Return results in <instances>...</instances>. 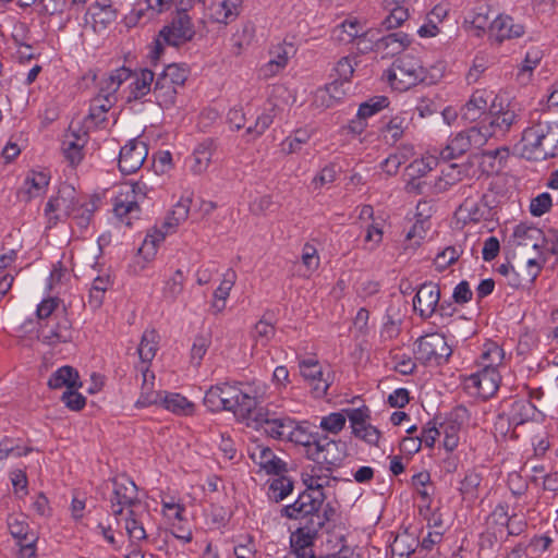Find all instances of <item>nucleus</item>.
I'll use <instances>...</instances> for the list:
<instances>
[{
  "instance_id": "a19ab883",
  "label": "nucleus",
  "mask_w": 558,
  "mask_h": 558,
  "mask_svg": "<svg viewBox=\"0 0 558 558\" xmlns=\"http://www.w3.org/2000/svg\"><path fill=\"white\" fill-rule=\"evenodd\" d=\"M190 213V199L178 202L162 223V229L174 231L175 228L185 221Z\"/></svg>"
},
{
  "instance_id": "e433bc0d",
  "label": "nucleus",
  "mask_w": 558,
  "mask_h": 558,
  "mask_svg": "<svg viewBox=\"0 0 558 558\" xmlns=\"http://www.w3.org/2000/svg\"><path fill=\"white\" fill-rule=\"evenodd\" d=\"M159 336L155 330L144 331L137 352L142 362H150L158 350Z\"/></svg>"
},
{
  "instance_id": "bf43d9fd",
  "label": "nucleus",
  "mask_w": 558,
  "mask_h": 558,
  "mask_svg": "<svg viewBox=\"0 0 558 558\" xmlns=\"http://www.w3.org/2000/svg\"><path fill=\"white\" fill-rule=\"evenodd\" d=\"M482 482V477L478 473L474 471H468L460 482L459 490L461 495L475 497L477 487Z\"/></svg>"
},
{
  "instance_id": "338daca9",
  "label": "nucleus",
  "mask_w": 558,
  "mask_h": 558,
  "mask_svg": "<svg viewBox=\"0 0 558 558\" xmlns=\"http://www.w3.org/2000/svg\"><path fill=\"white\" fill-rule=\"evenodd\" d=\"M337 178L336 165L329 163L325 166L322 171L314 177L312 185L315 190L323 187L328 183H332Z\"/></svg>"
},
{
  "instance_id": "0eeeda50",
  "label": "nucleus",
  "mask_w": 558,
  "mask_h": 558,
  "mask_svg": "<svg viewBox=\"0 0 558 558\" xmlns=\"http://www.w3.org/2000/svg\"><path fill=\"white\" fill-rule=\"evenodd\" d=\"M77 205L74 187L62 184L57 196L51 197L45 208L49 227L56 226L58 221L70 217L71 214L75 213Z\"/></svg>"
},
{
  "instance_id": "412c9836",
  "label": "nucleus",
  "mask_w": 558,
  "mask_h": 558,
  "mask_svg": "<svg viewBox=\"0 0 558 558\" xmlns=\"http://www.w3.org/2000/svg\"><path fill=\"white\" fill-rule=\"evenodd\" d=\"M49 184V177L45 172L32 171L27 174L17 196L21 201L29 202L34 197L43 195Z\"/></svg>"
},
{
  "instance_id": "4c0bfd02",
  "label": "nucleus",
  "mask_w": 558,
  "mask_h": 558,
  "mask_svg": "<svg viewBox=\"0 0 558 558\" xmlns=\"http://www.w3.org/2000/svg\"><path fill=\"white\" fill-rule=\"evenodd\" d=\"M319 436L320 433L308 432L304 426L298 424L294 421V426H292V433L289 435L287 440L305 447V454L307 456V451L311 449V447L315 446V444L317 442V438H319Z\"/></svg>"
},
{
  "instance_id": "c756f323",
  "label": "nucleus",
  "mask_w": 558,
  "mask_h": 558,
  "mask_svg": "<svg viewBox=\"0 0 558 558\" xmlns=\"http://www.w3.org/2000/svg\"><path fill=\"white\" fill-rule=\"evenodd\" d=\"M142 373L143 385L141 396L135 403L137 408H145L157 404L162 399L160 392L154 390L155 375L150 373L148 368L143 369Z\"/></svg>"
},
{
  "instance_id": "603ef678",
  "label": "nucleus",
  "mask_w": 558,
  "mask_h": 558,
  "mask_svg": "<svg viewBox=\"0 0 558 558\" xmlns=\"http://www.w3.org/2000/svg\"><path fill=\"white\" fill-rule=\"evenodd\" d=\"M488 8L486 5L477 7L470 20L471 27L477 33L476 36H481L486 29L490 31L492 22L488 16Z\"/></svg>"
},
{
  "instance_id": "6ab92c4d",
  "label": "nucleus",
  "mask_w": 558,
  "mask_h": 558,
  "mask_svg": "<svg viewBox=\"0 0 558 558\" xmlns=\"http://www.w3.org/2000/svg\"><path fill=\"white\" fill-rule=\"evenodd\" d=\"M523 34V25L514 23L513 19L508 15L497 16L490 25V37L499 44L506 39L521 37Z\"/></svg>"
},
{
  "instance_id": "1a4fd4ad",
  "label": "nucleus",
  "mask_w": 558,
  "mask_h": 558,
  "mask_svg": "<svg viewBox=\"0 0 558 558\" xmlns=\"http://www.w3.org/2000/svg\"><path fill=\"white\" fill-rule=\"evenodd\" d=\"M255 428L263 429V432L279 440H287L292 433L294 420L288 416H276L268 409H259L254 416Z\"/></svg>"
},
{
  "instance_id": "c9c22d12",
  "label": "nucleus",
  "mask_w": 558,
  "mask_h": 558,
  "mask_svg": "<svg viewBox=\"0 0 558 558\" xmlns=\"http://www.w3.org/2000/svg\"><path fill=\"white\" fill-rule=\"evenodd\" d=\"M269 108L265 109L260 116L257 117L255 124L253 126H248L246 129V134L253 135V138H256L264 134V132L274 122V118L277 116L280 108L274 104L271 100L268 101Z\"/></svg>"
},
{
  "instance_id": "c85d7f7f",
  "label": "nucleus",
  "mask_w": 558,
  "mask_h": 558,
  "mask_svg": "<svg viewBox=\"0 0 558 558\" xmlns=\"http://www.w3.org/2000/svg\"><path fill=\"white\" fill-rule=\"evenodd\" d=\"M86 132L82 134L71 132L65 136L66 138L63 141L62 149L71 165H76L82 160V149L86 143Z\"/></svg>"
},
{
  "instance_id": "5fc2aeb1",
  "label": "nucleus",
  "mask_w": 558,
  "mask_h": 558,
  "mask_svg": "<svg viewBox=\"0 0 558 558\" xmlns=\"http://www.w3.org/2000/svg\"><path fill=\"white\" fill-rule=\"evenodd\" d=\"M468 140H470V146H483L487 140L494 136V131L490 130L489 125L472 126L464 131Z\"/></svg>"
},
{
  "instance_id": "a878e982",
  "label": "nucleus",
  "mask_w": 558,
  "mask_h": 558,
  "mask_svg": "<svg viewBox=\"0 0 558 558\" xmlns=\"http://www.w3.org/2000/svg\"><path fill=\"white\" fill-rule=\"evenodd\" d=\"M216 150V144L213 138H206L199 143L191 157V170L195 174L204 173L211 161L214 151Z\"/></svg>"
},
{
  "instance_id": "774afa93",
  "label": "nucleus",
  "mask_w": 558,
  "mask_h": 558,
  "mask_svg": "<svg viewBox=\"0 0 558 558\" xmlns=\"http://www.w3.org/2000/svg\"><path fill=\"white\" fill-rule=\"evenodd\" d=\"M61 400L72 411H80L86 404V398L74 389L65 390Z\"/></svg>"
},
{
  "instance_id": "7c9ffc66",
  "label": "nucleus",
  "mask_w": 558,
  "mask_h": 558,
  "mask_svg": "<svg viewBox=\"0 0 558 558\" xmlns=\"http://www.w3.org/2000/svg\"><path fill=\"white\" fill-rule=\"evenodd\" d=\"M323 484H316L314 492L305 490L299 495L298 499L303 507V515H312V523H314V515L319 511L324 501Z\"/></svg>"
},
{
  "instance_id": "cd10ccee",
  "label": "nucleus",
  "mask_w": 558,
  "mask_h": 558,
  "mask_svg": "<svg viewBox=\"0 0 558 558\" xmlns=\"http://www.w3.org/2000/svg\"><path fill=\"white\" fill-rule=\"evenodd\" d=\"M78 381V373L72 366H62L58 368L49 378L48 386L51 389H59L66 387L69 389H75L82 386Z\"/></svg>"
},
{
  "instance_id": "4d7b16f0",
  "label": "nucleus",
  "mask_w": 558,
  "mask_h": 558,
  "mask_svg": "<svg viewBox=\"0 0 558 558\" xmlns=\"http://www.w3.org/2000/svg\"><path fill=\"white\" fill-rule=\"evenodd\" d=\"M95 204H82L77 205L75 213L71 214L70 217L73 218L76 226L81 229H86L92 220L93 214L95 211Z\"/></svg>"
},
{
  "instance_id": "aec40b11",
  "label": "nucleus",
  "mask_w": 558,
  "mask_h": 558,
  "mask_svg": "<svg viewBox=\"0 0 558 558\" xmlns=\"http://www.w3.org/2000/svg\"><path fill=\"white\" fill-rule=\"evenodd\" d=\"M256 390H253L251 387L247 389L240 388V393L234 401V408H232V412L244 418H252L254 421V416L256 415L262 407H258L259 400Z\"/></svg>"
},
{
  "instance_id": "39448f33",
  "label": "nucleus",
  "mask_w": 558,
  "mask_h": 558,
  "mask_svg": "<svg viewBox=\"0 0 558 558\" xmlns=\"http://www.w3.org/2000/svg\"><path fill=\"white\" fill-rule=\"evenodd\" d=\"M538 414L539 411L529 398L510 397L501 402L498 420L506 421L509 427H518L535 421Z\"/></svg>"
},
{
  "instance_id": "a211bd4d",
  "label": "nucleus",
  "mask_w": 558,
  "mask_h": 558,
  "mask_svg": "<svg viewBox=\"0 0 558 558\" xmlns=\"http://www.w3.org/2000/svg\"><path fill=\"white\" fill-rule=\"evenodd\" d=\"M292 50L293 46L291 44H278L272 46L269 50V61L259 70L260 75L264 78H268L275 76L278 72L284 69L288 64Z\"/></svg>"
},
{
  "instance_id": "f704fd0d",
  "label": "nucleus",
  "mask_w": 558,
  "mask_h": 558,
  "mask_svg": "<svg viewBox=\"0 0 558 558\" xmlns=\"http://www.w3.org/2000/svg\"><path fill=\"white\" fill-rule=\"evenodd\" d=\"M470 148V140H468L466 134L462 131L452 137L447 146L441 149L440 157L444 160H451L465 154Z\"/></svg>"
},
{
  "instance_id": "69168bd1",
  "label": "nucleus",
  "mask_w": 558,
  "mask_h": 558,
  "mask_svg": "<svg viewBox=\"0 0 558 558\" xmlns=\"http://www.w3.org/2000/svg\"><path fill=\"white\" fill-rule=\"evenodd\" d=\"M221 387L220 385L211 386L205 393L204 404L213 412L221 411L223 402H221Z\"/></svg>"
},
{
  "instance_id": "0e129e2a",
  "label": "nucleus",
  "mask_w": 558,
  "mask_h": 558,
  "mask_svg": "<svg viewBox=\"0 0 558 558\" xmlns=\"http://www.w3.org/2000/svg\"><path fill=\"white\" fill-rule=\"evenodd\" d=\"M209 343H210L209 339L204 336H197L194 339V342H193V345L191 349V362L195 366L201 365V362L207 352Z\"/></svg>"
},
{
  "instance_id": "5701e85b",
  "label": "nucleus",
  "mask_w": 558,
  "mask_h": 558,
  "mask_svg": "<svg viewBox=\"0 0 558 558\" xmlns=\"http://www.w3.org/2000/svg\"><path fill=\"white\" fill-rule=\"evenodd\" d=\"M489 113L492 119L488 125L490 130L494 131V135L506 134L510 128L517 123L519 117L513 109L509 108V106H507V108L500 107L497 110L495 104L490 106Z\"/></svg>"
},
{
  "instance_id": "ea45409f",
  "label": "nucleus",
  "mask_w": 558,
  "mask_h": 558,
  "mask_svg": "<svg viewBox=\"0 0 558 558\" xmlns=\"http://www.w3.org/2000/svg\"><path fill=\"white\" fill-rule=\"evenodd\" d=\"M545 258L543 263H539L536 258H530L526 262L524 272L518 275V278H511L510 283L517 288L532 284L542 271L543 264H545Z\"/></svg>"
},
{
  "instance_id": "6e6552de",
  "label": "nucleus",
  "mask_w": 558,
  "mask_h": 558,
  "mask_svg": "<svg viewBox=\"0 0 558 558\" xmlns=\"http://www.w3.org/2000/svg\"><path fill=\"white\" fill-rule=\"evenodd\" d=\"M37 338L48 345H57L71 341L72 324L65 313L57 314L54 318L39 323Z\"/></svg>"
},
{
  "instance_id": "79ce46f5",
  "label": "nucleus",
  "mask_w": 558,
  "mask_h": 558,
  "mask_svg": "<svg viewBox=\"0 0 558 558\" xmlns=\"http://www.w3.org/2000/svg\"><path fill=\"white\" fill-rule=\"evenodd\" d=\"M293 490V482L287 476L274 478L268 487V497L275 502L283 500Z\"/></svg>"
},
{
  "instance_id": "9b49d317",
  "label": "nucleus",
  "mask_w": 558,
  "mask_h": 558,
  "mask_svg": "<svg viewBox=\"0 0 558 558\" xmlns=\"http://www.w3.org/2000/svg\"><path fill=\"white\" fill-rule=\"evenodd\" d=\"M524 142L523 151L529 154L531 159H542V146L546 142L558 143V125L556 128L547 126L545 131L541 125L527 128L523 132Z\"/></svg>"
},
{
  "instance_id": "20e7f679",
  "label": "nucleus",
  "mask_w": 558,
  "mask_h": 558,
  "mask_svg": "<svg viewBox=\"0 0 558 558\" xmlns=\"http://www.w3.org/2000/svg\"><path fill=\"white\" fill-rule=\"evenodd\" d=\"M147 186L144 182L125 185L114 199L113 211L125 225L131 226V219L138 218L140 202L147 197Z\"/></svg>"
},
{
  "instance_id": "58836bf2",
  "label": "nucleus",
  "mask_w": 558,
  "mask_h": 558,
  "mask_svg": "<svg viewBox=\"0 0 558 558\" xmlns=\"http://www.w3.org/2000/svg\"><path fill=\"white\" fill-rule=\"evenodd\" d=\"M155 74L149 69H143L131 84L130 99H141L150 92Z\"/></svg>"
},
{
  "instance_id": "680f3d73",
  "label": "nucleus",
  "mask_w": 558,
  "mask_h": 558,
  "mask_svg": "<svg viewBox=\"0 0 558 558\" xmlns=\"http://www.w3.org/2000/svg\"><path fill=\"white\" fill-rule=\"evenodd\" d=\"M440 428V432L444 433L445 435L444 447L448 451H453L459 444L458 432L460 427L458 426V424L447 422L445 424H441Z\"/></svg>"
},
{
  "instance_id": "f03ea898",
  "label": "nucleus",
  "mask_w": 558,
  "mask_h": 558,
  "mask_svg": "<svg viewBox=\"0 0 558 558\" xmlns=\"http://www.w3.org/2000/svg\"><path fill=\"white\" fill-rule=\"evenodd\" d=\"M423 78L424 69L420 60L410 54L398 58L387 71L390 86L400 92L408 90Z\"/></svg>"
},
{
  "instance_id": "2f4dec72",
  "label": "nucleus",
  "mask_w": 558,
  "mask_h": 558,
  "mask_svg": "<svg viewBox=\"0 0 558 558\" xmlns=\"http://www.w3.org/2000/svg\"><path fill=\"white\" fill-rule=\"evenodd\" d=\"M414 156V147L411 144L401 145L398 150L389 155L383 162V167L388 174H396L401 165Z\"/></svg>"
},
{
  "instance_id": "7ed1b4c3",
  "label": "nucleus",
  "mask_w": 558,
  "mask_h": 558,
  "mask_svg": "<svg viewBox=\"0 0 558 558\" xmlns=\"http://www.w3.org/2000/svg\"><path fill=\"white\" fill-rule=\"evenodd\" d=\"M415 344V359L425 365L445 364L452 354V349L447 343L446 337L438 332L420 337Z\"/></svg>"
},
{
  "instance_id": "423d86ee",
  "label": "nucleus",
  "mask_w": 558,
  "mask_h": 558,
  "mask_svg": "<svg viewBox=\"0 0 558 558\" xmlns=\"http://www.w3.org/2000/svg\"><path fill=\"white\" fill-rule=\"evenodd\" d=\"M345 457V445L323 434L317 438L315 446L311 447L307 451V458L318 464L325 465L327 471H331L333 466L340 465Z\"/></svg>"
},
{
  "instance_id": "864d4df0",
  "label": "nucleus",
  "mask_w": 558,
  "mask_h": 558,
  "mask_svg": "<svg viewBox=\"0 0 558 558\" xmlns=\"http://www.w3.org/2000/svg\"><path fill=\"white\" fill-rule=\"evenodd\" d=\"M389 105V100L385 96H376L367 101L360 105L357 110V117L361 119H366L377 113L381 109L386 108Z\"/></svg>"
},
{
  "instance_id": "8fccbe9b",
  "label": "nucleus",
  "mask_w": 558,
  "mask_h": 558,
  "mask_svg": "<svg viewBox=\"0 0 558 558\" xmlns=\"http://www.w3.org/2000/svg\"><path fill=\"white\" fill-rule=\"evenodd\" d=\"M410 120L411 117H409L408 112H402L390 119L386 125V131L390 134L393 142L402 136L404 130H407L410 124Z\"/></svg>"
},
{
  "instance_id": "f3484780",
  "label": "nucleus",
  "mask_w": 558,
  "mask_h": 558,
  "mask_svg": "<svg viewBox=\"0 0 558 558\" xmlns=\"http://www.w3.org/2000/svg\"><path fill=\"white\" fill-rule=\"evenodd\" d=\"M250 458L267 474L280 475L287 470V464L269 447L256 445L250 451Z\"/></svg>"
},
{
  "instance_id": "72a5a7b5",
  "label": "nucleus",
  "mask_w": 558,
  "mask_h": 558,
  "mask_svg": "<svg viewBox=\"0 0 558 558\" xmlns=\"http://www.w3.org/2000/svg\"><path fill=\"white\" fill-rule=\"evenodd\" d=\"M242 5V0H222L213 8V16L218 23L228 24L234 20Z\"/></svg>"
},
{
  "instance_id": "3c124183",
  "label": "nucleus",
  "mask_w": 558,
  "mask_h": 558,
  "mask_svg": "<svg viewBox=\"0 0 558 558\" xmlns=\"http://www.w3.org/2000/svg\"><path fill=\"white\" fill-rule=\"evenodd\" d=\"M161 402L167 410L178 414H185L193 407L185 397L179 393L166 395Z\"/></svg>"
},
{
  "instance_id": "f257e3e1",
  "label": "nucleus",
  "mask_w": 558,
  "mask_h": 558,
  "mask_svg": "<svg viewBox=\"0 0 558 558\" xmlns=\"http://www.w3.org/2000/svg\"><path fill=\"white\" fill-rule=\"evenodd\" d=\"M195 36V28L187 11L177 10V15L158 33L150 51L151 61H157L165 46L179 47L191 41Z\"/></svg>"
},
{
  "instance_id": "37998d69",
  "label": "nucleus",
  "mask_w": 558,
  "mask_h": 558,
  "mask_svg": "<svg viewBox=\"0 0 558 558\" xmlns=\"http://www.w3.org/2000/svg\"><path fill=\"white\" fill-rule=\"evenodd\" d=\"M447 15L446 9L440 5H436L430 13L427 15V22L422 25L417 33L421 37H434L439 33V28L437 27V22H441V20Z\"/></svg>"
},
{
  "instance_id": "c03bdc74",
  "label": "nucleus",
  "mask_w": 558,
  "mask_h": 558,
  "mask_svg": "<svg viewBox=\"0 0 558 558\" xmlns=\"http://www.w3.org/2000/svg\"><path fill=\"white\" fill-rule=\"evenodd\" d=\"M343 413L350 421L353 435H359L360 430L367 424L369 418V409L367 407L345 409Z\"/></svg>"
},
{
  "instance_id": "13d9d810",
  "label": "nucleus",
  "mask_w": 558,
  "mask_h": 558,
  "mask_svg": "<svg viewBox=\"0 0 558 558\" xmlns=\"http://www.w3.org/2000/svg\"><path fill=\"white\" fill-rule=\"evenodd\" d=\"M462 251L456 246H447L435 257V265L438 269L444 270L450 265L454 264Z\"/></svg>"
},
{
  "instance_id": "4468645a",
  "label": "nucleus",
  "mask_w": 558,
  "mask_h": 558,
  "mask_svg": "<svg viewBox=\"0 0 558 558\" xmlns=\"http://www.w3.org/2000/svg\"><path fill=\"white\" fill-rule=\"evenodd\" d=\"M113 496L111 498L112 513L117 517L122 514L123 507L134 506L137 499V487L134 482L129 477L114 478Z\"/></svg>"
},
{
  "instance_id": "a18cd8bd",
  "label": "nucleus",
  "mask_w": 558,
  "mask_h": 558,
  "mask_svg": "<svg viewBox=\"0 0 558 558\" xmlns=\"http://www.w3.org/2000/svg\"><path fill=\"white\" fill-rule=\"evenodd\" d=\"M347 416L342 412H332L326 416H323L319 423V427L333 435H338L345 426Z\"/></svg>"
},
{
  "instance_id": "052dcab7",
  "label": "nucleus",
  "mask_w": 558,
  "mask_h": 558,
  "mask_svg": "<svg viewBox=\"0 0 558 558\" xmlns=\"http://www.w3.org/2000/svg\"><path fill=\"white\" fill-rule=\"evenodd\" d=\"M59 302L57 299H46L38 306L36 311V316L38 319V324L43 320H49L56 317L57 314H63L64 312H58Z\"/></svg>"
},
{
  "instance_id": "09e8293b",
  "label": "nucleus",
  "mask_w": 558,
  "mask_h": 558,
  "mask_svg": "<svg viewBox=\"0 0 558 558\" xmlns=\"http://www.w3.org/2000/svg\"><path fill=\"white\" fill-rule=\"evenodd\" d=\"M158 78H166L168 83L178 87L182 86L187 78V70L179 64H168Z\"/></svg>"
},
{
  "instance_id": "f8f14e48",
  "label": "nucleus",
  "mask_w": 558,
  "mask_h": 558,
  "mask_svg": "<svg viewBox=\"0 0 558 558\" xmlns=\"http://www.w3.org/2000/svg\"><path fill=\"white\" fill-rule=\"evenodd\" d=\"M148 155V148L145 142L134 138L129 141L121 149L119 155V169L124 174L136 172L143 166Z\"/></svg>"
},
{
  "instance_id": "ddd939ff",
  "label": "nucleus",
  "mask_w": 558,
  "mask_h": 558,
  "mask_svg": "<svg viewBox=\"0 0 558 558\" xmlns=\"http://www.w3.org/2000/svg\"><path fill=\"white\" fill-rule=\"evenodd\" d=\"M439 301V286L434 282H424L413 299V310L421 318L428 319L436 312Z\"/></svg>"
},
{
  "instance_id": "393cba45",
  "label": "nucleus",
  "mask_w": 558,
  "mask_h": 558,
  "mask_svg": "<svg viewBox=\"0 0 558 558\" xmlns=\"http://www.w3.org/2000/svg\"><path fill=\"white\" fill-rule=\"evenodd\" d=\"M490 94L485 89L475 90L469 101L461 109V117L468 122L478 120L488 108Z\"/></svg>"
},
{
  "instance_id": "6e6d98bb",
  "label": "nucleus",
  "mask_w": 558,
  "mask_h": 558,
  "mask_svg": "<svg viewBox=\"0 0 558 558\" xmlns=\"http://www.w3.org/2000/svg\"><path fill=\"white\" fill-rule=\"evenodd\" d=\"M389 14L383 21V26L386 29H393L402 25L409 17L408 7H391L387 9Z\"/></svg>"
},
{
  "instance_id": "de8ad7c7",
  "label": "nucleus",
  "mask_w": 558,
  "mask_h": 558,
  "mask_svg": "<svg viewBox=\"0 0 558 558\" xmlns=\"http://www.w3.org/2000/svg\"><path fill=\"white\" fill-rule=\"evenodd\" d=\"M184 275L182 270L178 269L165 283L163 298L174 301L183 291Z\"/></svg>"
},
{
  "instance_id": "bb28decb",
  "label": "nucleus",
  "mask_w": 558,
  "mask_h": 558,
  "mask_svg": "<svg viewBox=\"0 0 558 558\" xmlns=\"http://www.w3.org/2000/svg\"><path fill=\"white\" fill-rule=\"evenodd\" d=\"M116 104V99L96 96L90 101L89 113L85 118V126L99 128L107 121V112Z\"/></svg>"
},
{
  "instance_id": "9d476101",
  "label": "nucleus",
  "mask_w": 558,
  "mask_h": 558,
  "mask_svg": "<svg viewBox=\"0 0 558 558\" xmlns=\"http://www.w3.org/2000/svg\"><path fill=\"white\" fill-rule=\"evenodd\" d=\"M500 376L495 367L487 366L470 375L465 379V388L475 396L486 400L493 397L499 388Z\"/></svg>"
},
{
  "instance_id": "dca6fc26",
  "label": "nucleus",
  "mask_w": 558,
  "mask_h": 558,
  "mask_svg": "<svg viewBox=\"0 0 558 558\" xmlns=\"http://www.w3.org/2000/svg\"><path fill=\"white\" fill-rule=\"evenodd\" d=\"M489 214L490 208L486 202V195H483L480 201L474 198L462 202L456 210L458 220L464 225L486 220Z\"/></svg>"
},
{
  "instance_id": "e2e57ef3",
  "label": "nucleus",
  "mask_w": 558,
  "mask_h": 558,
  "mask_svg": "<svg viewBox=\"0 0 558 558\" xmlns=\"http://www.w3.org/2000/svg\"><path fill=\"white\" fill-rule=\"evenodd\" d=\"M125 530L130 538L142 541L146 538V532L143 524L134 517V511H129V517L125 519Z\"/></svg>"
},
{
  "instance_id": "49530a36",
  "label": "nucleus",
  "mask_w": 558,
  "mask_h": 558,
  "mask_svg": "<svg viewBox=\"0 0 558 558\" xmlns=\"http://www.w3.org/2000/svg\"><path fill=\"white\" fill-rule=\"evenodd\" d=\"M341 84L342 83H339L338 81H333L326 85L325 88L317 92L316 100L322 99L323 106L331 107L336 101L342 98L343 90L341 89Z\"/></svg>"
},
{
  "instance_id": "b1692460",
  "label": "nucleus",
  "mask_w": 558,
  "mask_h": 558,
  "mask_svg": "<svg viewBox=\"0 0 558 558\" xmlns=\"http://www.w3.org/2000/svg\"><path fill=\"white\" fill-rule=\"evenodd\" d=\"M411 44V39L408 34L403 32H397L388 34L377 38L376 48L377 52L383 53V58L393 57L402 52Z\"/></svg>"
},
{
  "instance_id": "473e14b6",
  "label": "nucleus",
  "mask_w": 558,
  "mask_h": 558,
  "mask_svg": "<svg viewBox=\"0 0 558 558\" xmlns=\"http://www.w3.org/2000/svg\"><path fill=\"white\" fill-rule=\"evenodd\" d=\"M156 102L161 108H170L175 104L177 87L166 81V78H158L155 83L153 90Z\"/></svg>"
},
{
  "instance_id": "4be33fe9",
  "label": "nucleus",
  "mask_w": 558,
  "mask_h": 558,
  "mask_svg": "<svg viewBox=\"0 0 558 558\" xmlns=\"http://www.w3.org/2000/svg\"><path fill=\"white\" fill-rule=\"evenodd\" d=\"M513 238L519 246H532L534 250H542L546 246L547 238L543 231L533 226L518 225Z\"/></svg>"
},
{
  "instance_id": "2eb2a0df",
  "label": "nucleus",
  "mask_w": 558,
  "mask_h": 558,
  "mask_svg": "<svg viewBox=\"0 0 558 558\" xmlns=\"http://www.w3.org/2000/svg\"><path fill=\"white\" fill-rule=\"evenodd\" d=\"M117 10L109 0H99L89 5L85 14V23L90 24L96 33L106 31L117 20Z\"/></svg>"
}]
</instances>
